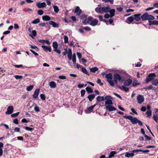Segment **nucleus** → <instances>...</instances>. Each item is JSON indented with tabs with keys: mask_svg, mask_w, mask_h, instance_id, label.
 I'll list each match as a JSON object with an SVG mask.
<instances>
[{
	"mask_svg": "<svg viewBox=\"0 0 158 158\" xmlns=\"http://www.w3.org/2000/svg\"><path fill=\"white\" fill-rule=\"evenodd\" d=\"M123 10V9L122 7H117L116 10L119 12H122Z\"/></svg>",
	"mask_w": 158,
	"mask_h": 158,
	"instance_id": "nucleus-58",
	"label": "nucleus"
},
{
	"mask_svg": "<svg viewBox=\"0 0 158 158\" xmlns=\"http://www.w3.org/2000/svg\"><path fill=\"white\" fill-rule=\"evenodd\" d=\"M134 156V154L133 153H130L129 152H127L125 153V156L127 157H133Z\"/></svg>",
	"mask_w": 158,
	"mask_h": 158,
	"instance_id": "nucleus-25",
	"label": "nucleus"
},
{
	"mask_svg": "<svg viewBox=\"0 0 158 158\" xmlns=\"http://www.w3.org/2000/svg\"><path fill=\"white\" fill-rule=\"evenodd\" d=\"M105 77L107 79V80H109V79L111 80L112 79V73H109L108 74H106V75Z\"/></svg>",
	"mask_w": 158,
	"mask_h": 158,
	"instance_id": "nucleus-27",
	"label": "nucleus"
},
{
	"mask_svg": "<svg viewBox=\"0 0 158 158\" xmlns=\"http://www.w3.org/2000/svg\"><path fill=\"white\" fill-rule=\"evenodd\" d=\"M141 18L142 20H153L155 19V17L152 15H149L147 13H144L141 16Z\"/></svg>",
	"mask_w": 158,
	"mask_h": 158,
	"instance_id": "nucleus-3",
	"label": "nucleus"
},
{
	"mask_svg": "<svg viewBox=\"0 0 158 158\" xmlns=\"http://www.w3.org/2000/svg\"><path fill=\"white\" fill-rule=\"evenodd\" d=\"M98 23V20L97 19H92V20L91 21V23H89V24L91 25L94 26L96 25Z\"/></svg>",
	"mask_w": 158,
	"mask_h": 158,
	"instance_id": "nucleus-13",
	"label": "nucleus"
},
{
	"mask_svg": "<svg viewBox=\"0 0 158 158\" xmlns=\"http://www.w3.org/2000/svg\"><path fill=\"white\" fill-rule=\"evenodd\" d=\"M37 13L39 15H42L43 14L44 11L42 10H38Z\"/></svg>",
	"mask_w": 158,
	"mask_h": 158,
	"instance_id": "nucleus-52",
	"label": "nucleus"
},
{
	"mask_svg": "<svg viewBox=\"0 0 158 158\" xmlns=\"http://www.w3.org/2000/svg\"><path fill=\"white\" fill-rule=\"evenodd\" d=\"M106 109L110 111H115L116 110L115 108L110 105L106 106Z\"/></svg>",
	"mask_w": 158,
	"mask_h": 158,
	"instance_id": "nucleus-16",
	"label": "nucleus"
},
{
	"mask_svg": "<svg viewBox=\"0 0 158 158\" xmlns=\"http://www.w3.org/2000/svg\"><path fill=\"white\" fill-rule=\"evenodd\" d=\"M64 42L65 43H68V38L67 36L65 35L64 36Z\"/></svg>",
	"mask_w": 158,
	"mask_h": 158,
	"instance_id": "nucleus-46",
	"label": "nucleus"
},
{
	"mask_svg": "<svg viewBox=\"0 0 158 158\" xmlns=\"http://www.w3.org/2000/svg\"><path fill=\"white\" fill-rule=\"evenodd\" d=\"M93 17L91 16H89L87 19H86L82 22V23L84 25H86L87 23H89L92 20Z\"/></svg>",
	"mask_w": 158,
	"mask_h": 158,
	"instance_id": "nucleus-8",
	"label": "nucleus"
},
{
	"mask_svg": "<svg viewBox=\"0 0 158 158\" xmlns=\"http://www.w3.org/2000/svg\"><path fill=\"white\" fill-rule=\"evenodd\" d=\"M59 78L62 80L65 79L66 78V77L64 75H60L59 76Z\"/></svg>",
	"mask_w": 158,
	"mask_h": 158,
	"instance_id": "nucleus-53",
	"label": "nucleus"
},
{
	"mask_svg": "<svg viewBox=\"0 0 158 158\" xmlns=\"http://www.w3.org/2000/svg\"><path fill=\"white\" fill-rule=\"evenodd\" d=\"M137 100L138 101V103L139 104H141L144 101V98L143 95L139 94L137 96Z\"/></svg>",
	"mask_w": 158,
	"mask_h": 158,
	"instance_id": "nucleus-7",
	"label": "nucleus"
},
{
	"mask_svg": "<svg viewBox=\"0 0 158 158\" xmlns=\"http://www.w3.org/2000/svg\"><path fill=\"white\" fill-rule=\"evenodd\" d=\"M134 19V17L132 16L129 17L127 19V20L129 22V23L128 22L129 24H130L133 22Z\"/></svg>",
	"mask_w": 158,
	"mask_h": 158,
	"instance_id": "nucleus-29",
	"label": "nucleus"
},
{
	"mask_svg": "<svg viewBox=\"0 0 158 158\" xmlns=\"http://www.w3.org/2000/svg\"><path fill=\"white\" fill-rule=\"evenodd\" d=\"M156 77V75L154 73H150L146 79V82L148 83L150 81L153 80Z\"/></svg>",
	"mask_w": 158,
	"mask_h": 158,
	"instance_id": "nucleus-5",
	"label": "nucleus"
},
{
	"mask_svg": "<svg viewBox=\"0 0 158 158\" xmlns=\"http://www.w3.org/2000/svg\"><path fill=\"white\" fill-rule=\"evenodd\" d=\"M144 137L147 140H150L152 139V138H151V137L148 136V135H145Z\"/></svg>",
	"mask_w": 158,
	"mask_h": 158,
	"instance_id": "nucleus-61",
	"label": "nucleus"
},
{
	"mask_svg": "<svg viewBox=\"0 0 158 158\" xmlns=\"http://www.w3.org/2000/svg\"><path fill=\"white\" fill-rule=\"evenodd\" d=\"M113 79L114 82L116 84H117L118 83V80L120 83H123L124 81L123 77L121 76L119 74L117 73H115L114 75Z\"/></svg>",
	"mask_w": 158,
	"mask_h": 158,
	"instance_id": "nucleus-4",
	"label": "nucleus"
},
{
	"mask_svg": "<svg viewBox=\"0 0 158 158\" xmlns=\"http://www.w3.org/2000/svg\"><path fill=\"white\" fill-rule=\"evenodd\" d=\"M142 150L138 149V150H134L132 151V153H134L135 152H139L142 151Z\"/></svg>",
	"mask_w": 158,
	"mask_h": 158,
	"instance_id": "nucleus-59",
	"label": "nucleus"
},
{
	"mask_svg": "<svg viewBox=\"0 0 158 158\" xmlns=\"http://www.w3.org/2000/svg\"><path fill=\"white\" fill-rule=\"evenodd\" d=\"M139 83H138L136 81H134L132 83V85L133 86H135L138 85H139Z\"/></svg>",
	"mask_w": 158,
	"mask_h": 158,
	"instance_id": "nucleus-57",
	"label": "nucleus"
},
{
	"mask_svg": "<svg viewBox=\"0 0 158 158\" xmlns=\"http://www.w3.org/2000/svg\"><path fill=\"white\" fill-rule=\"evenodd\" d=\"M99 7H97L95 9V11L98 13L102 14L104 12H107L110 10V8L108 7H101V5H98Z\"/></svg>",
	"mask_w": 158,
	"mask_h": 158,
	"instance_id": "nucleus-2",
	"label": "nucleus"
},
{
	"mask_svg": "<svg viewBox=\"0 0 158 158\" xmlns=\"http://www.w3.org/2000/svg\"><path fill=\"white\" fill-rule=\"evenodd\" d=\"M81 71L83 73L85 74L86 75H87L88 76L89 75V73H88L87 70L84 67H82L81 68Z\"/></svg>",
	"mask_w": 158,
	"mask_h": 158,
	"instance_id": "nucleus-32",
	"label": "nucleus"
},
{
	"mask_svg": "<svg viewBox=\"0 0 158 158\" xmlns=\"http://www.w3.org/2000/svg\"><path fill=\"white\" fill-rule=\"evenodd\" d=\"M97 82L98 84H99L101 86H102L103 85V83L101 82V80L99 78L98 79Z\"/></svg>",
	"mask_w": 158,
	"mask_h": 158,
	"instance_id": "nucleus-50",
	"label": "nucleus"
},
{
	"mask_svg": "<svg viewBox=\"0 0 158 158\" xmlns=\"http://www.w3.org/2000/svg\"><path fill=\"white\" fill-rule=\"evenodd\" d=\"M125 85H122V86H118V88L121 90H123L127 92L129 91V88L125 86Z\"/></svg>",
	"mask_w": 158,
	"mask_h": 158,
	"instance_id": "nucleus-21",
	"label": "nucleus"
},
{
	"mask_svg": "<svg viewBox=\"0 0 158 158\" xmlns=\"http://www.w3.org/2000/svg\"><path fill=\"white\" fill-rule=\"evenodd\" d=\"M109 11L110 14L113 15H114V12H115V10L114 9H113L110 10Z\"/></svg>",
	"mask_w": 158,
	"mask_h": 158,
	"instance_id": "nucleus-45",
	"label": "nucleus"
},
{
	"mask_svg": "<svg viewBox=\"0 0 158 158\" xmlns=\"http://www.w3.org/2000/svg\"><path fill=\"white\" fill-rule=\"evenodd\" d=\"M98 70V68L97 67H94L90 69V71L91 72L94 73Z\"/></svg>",
	"mask_w": 158,
	"mask_h": 158,
	"instance_id": "nucleus-36",
	"label": "nucleus"
},
{
	"mask_svg": "<svg viewBox=\"0 0 158 158\" xmlns=\"http://www.w3.org/2000/svg\"><path fill=\"white\" fill-rule=\"evenodd\" d=\"M33 85H30L27 87L26 89L27 91H30L33 89Z\"/></svg>",
	"mask_w": 158,
	"mask_h": 158,
	"instance_id": "nucleus-37",
	"label": "nucleus"
},
{
	"mask_svg": "<svg viewBox=\"0 0 158 158\" xmlns=\"http://www.w3.org/2000/svg\"><path fill=\"white\" fill-rule=\"evenodd\" d=\"M36 5L39 8H41L45 7L46 6V3L45 2L42 3L38 2L36 3Z\"/></svg>",
	"mask_w": 158,
	"mask_h": 158,
	"instance_id": "nucleus-10",
	"label": "nucleus"
},
{
	"mask_svg": "<svg viewBox=\"0 0 158 158\" xmlns=\"http://www.w3.org/2000/svg\"><path fill=\"white\" fill-rule=\"evenodd\" d=\"M53 7L54 11L56 13H57L59 11V9L58 7L56 6H54Z\"/></svg>",
	"mask_w": 158,
	"mask_h": 158,
	"instance_id": "nucleus-34",
	"label": "nucleus"
},
{
	"mask_svg": "<svg viewBox=\"0 0 158 158\" xmlns=\"http://www.w3.org/2000/svg\"><path fill=\"white\" fill-rule=\"evenodd\" d=\"M32 35L34 36L35 37L36 36V31L35 30H33L32 31Z\"/></svg>",
	"mask_w": 158,
	"mask_h": 158,
	"instance_id": "nucleus-64",
	"label": "nucleus"
},
{
	"mask_svg": "<svg viewBox=\"0 0 158 158\" xmlns=\"http://www.w3.org/2000/svg\"><path fill=\"white\" fill-rule=\"evenodd\" d=\"M96 100L98 102L104 101V97L103 96H98L96 98Z\"/></svg>",
	"mask_w": 158,
	"mask_h": 158,
	"instance_id": "nucleus-24",
	"label": "nucleus"
},
{
	"mask_svg": "<svg viewBox=\"0 0 158 158\" xmlns=\"http://www.w3.org/2000/svg\"><path fill=\"white\" fill-rule=\"evenodd\" d=\"M40 90V89H37L35 90L34 94L32 96L33 98L34 99L37 98L39 94Z\"/></svg>",
	"mask_w": 158,
	"mask_h": 158,
	"instance_id": "nucleus-12",
	"label": "nucleus"
},
{
	"mask_svg": "<svg viewBox=\"0 0 158 158\" xmlns=\"http://www.w3.org/2000/svg\"><path fill=\"white\" fill-rule=\"evenodd\" d=\"M15 77L17 80L23 78V76L21 75H16L14 76Z\"/></svg>",
	"mask_w": 158,
	"mask_h": 158,
	"instance_id": "nucleus-47",
	"label": "nucleus"
},
{
	"mask_svg": "<svg viewBox=\"0 0 158 158\" xmlns=\"http://www.w3.org/2000/svg\"><path fill=\"white\" fill-rule=\"evenodd\" d=\"M153 119L156 122L158 121V115L154 114L153 115Z\"/></svg>",
	"mask_w": 158,
	"mask_h": 158,
	"instance_id": "nucleus-35",
	"label": "nucleus"
},
{
	"mask_svg": "<svg viewBox=\"0 0 158 158\" xmlns=\"http://www.w3.org/2000/svg\"><path fill=\"white\" fill-rule=\"evenodd\" d=\"M14 108L12 106H9L7 108V111L6 112V114H10L13 112Z\"/></svg>",
	"mask_w": 158,
	"mask_h": 158,
	"instance_id": "nucleus-9",
	"label": "nucleus"
},
{
	"mask_svg": "<svg viewBox=\"0 0 158 158\" xmlns=\"http://www.w3.org/2000/svg\"><path fill=\"white\" fill-rule=\"evenodd\" d=\"M14 66H15V68H23V66L22 64L20 65H14Z\"/></svg>",
	"mask_w": 158,
	"mask_h": 158,
	"instance_id": "nucleus-56",
	"label": "nucleus"
},
{
	"mask_svg": "<svg viewBox=\"0 0 158 158\" xmlns=\"http://www.w3.org/2000/svg\"><path fill=\"white\" fill-rule=\"evenodd\" d=\"M102 1L105 2H110L111 4H113L114 2V0H102Z\"/></svg>",
	"mask_w": 158,
	"mask_h": 158,
	"instance_id": "nucleus-43",
	"label": "nucleus"
},
{
	"mask_svg": "<svg viewBox=\"0 0 158 158\" xmlns=\"http://www.w3.org/2000/svg\"><path fill=\"white\" fill-rule=\"evenodd\" d=\"M42 19L44 20L49 21L51 19V18L48 15H44L42 16Z\"/></svg>",
	"mask_w": 158,
	"mask_h": 158,
	"instance_id": "nucleus-28",
	"label": "nucleus"
},
{
	"mask_svg": "<svg viewBox=\"0 0 158 158\" xmlns=\"http://www.w3.org/2000/svg\"><path fill=\"white\" fill-rule=\"evenodd\" d=\"M49 85L50 87L52 88H56V83L53 81H51L49 83Z\"/></svg>",
	"mask_w": 158,
	"mask_h": 158,
	"instance_id": "nucleus-26",
	"label": "nucleus"
},
{
	"mask_svg": "<svg viewBox=\"0 0 158 158\" xmlns=\"http://www.w3.org/2000/svg\"><path fill=\"white\" fill-rule=\"evenodd\" d=\"M49 24L52 25L54 27H59V24L56 23L55 22L52 21H50L49 22Z\"/></svg>",
	"mask_w": 158,
	"mask_h": 158,
	"instance_id": "nucleus-17",
	"label": "nucleus"
},
{
	"mask_svg": "<svg viewBox=\"0 0 158 158\" xmlns=\"http://www.w3.org/2000/svg\"><path fill=\"white\" fill-rule=\"evenodd\" d=\"M146 108L144 106H142L141 108V110L143 112H145L146 111Z\"/></svg>",
	"mask_w": 158,
	"mask_h": 158,
	"instance_id": "nucleus-60",
	"label": "nucleus"
},
{
	"mask_svg": "<svg viewBox=\"0 0 158 158\" xmlns=\"http://www.w3.org/2000/svg\"><path fill=\"white\" fill-rule=\"evenodd\" d=\"M107 81L109 82V84L112 87H114V82L111 80H108Z\"/></svg>",
	"mask_w": 158,
	"mask_h": 158,
	"instance_id": "nucleus-44",
	"label": "nucleus"
},
{
	"mask_svg": "<svg viewBox=\"0 0 158 158\" xmlns=\"http://www.w3.org/2000/svg\"><path fill=\"white\" fill-rule=\"evenodd\" d=\"M152 84L153 85L155 86H157L158 85V78H156L152 81Z\"/></svg>",
	"mask_w": 158,
	"mask_h": 158,
	"instance_id": "nucleus-31",
	"label": "nucleus"
},
{
	"mask_svg": "<svg viewBox=\"0 0 158 158\" xmlns=\"http://www.w3.org/2000/svg\"><path fill=\"white\" fill-rule=\"evenodd\" d=\"M149 25H158V21L156 20L151 21L150 20L148 21Z\"/></svg>",
	"mask_w": 158,
	"mask_h": 158,
	"instance_id": "nucleus-22",
	"label": "nucleus"
},
{
	"mask_svg": "<svg viewBox=\"0 0 158 158\" xmlns=\"http://www.w3.org/2000/svg\"><path fill=\"white\" fill-rule=\"evenodd\" d=\"M116 153V152L115 151H112L110 152V155L109 156V158H110L111 157L113 156Z\"/></svg>",
	"mask_w": 158,
	"mask_h": 158,
	"instance_id": "nucleus-40",
	"label": "nucleus"
},
{
	"mask_svg": "<svg viewBox=\"0 0 158 158\" xmlns=\"http://www.w3.org/2000/svg\"><path fill=\"white\" fill-rule=\"evenodd\" d=\"M105 100H111V97L110 96L108 95L106 96L105 98Z\"/></svg>",
	"mask_w": 158,
	"mask_h": 158,
	"instance_id": "nucleus-55",
	"label": "nucleus"
},
{
	"mask_svg": "<svg viewBox=\"0 0 158 158\" xmlns=\"http://www.w3.org/2000/svg\"><path fill=\"white\" fill-rule=\"evenodd\" d=\"M52 46L54 48L53 51L59 54H60L61 53V51L59 49H57L58 44L56 41H54L53 42Z\"/></svg>",
	"mask_w": 158,
	"mask_h": 158,
	"instance_id": "nucleus-6",
	"label": "nucleus"
},
{
	"mask_svg": "<svg viewBox=\"0 0 158 158\" xmlns=\"http://www.w3.org/2000/svg\"><path fill=\"white\" fill-rule=\"evenodd\" d=\"M14 130L15 132H20V129L19 128L16 127L14 129Z\"/></svg>",
	"mask_w": 158,
	"mask_h": 158,
	"instance_id": "nucleus-63",
	"label": "nucleus"
},
{
	"mask_svg": "<svg viewBox=\"0 0 158 158\" xmlns=\"http://www.w3.org/2000/svg\"><path fill=\"white\" fill-rule=\"evenodd\" d=\"M153 86H152V85H149V86H148V87H146L145 88H144V89H148V90H150V89H152V88H153Z\"/></svg>",
	"mask_w": 158,
	"mask_h": 158,
	"instance_id": "nucleus-54",
	"label": "nucleus"
},
{
	"mask_svg": "<svg viewBox=\"0 0 158 158\" xmlns=\"http://www.w3.org/2000/svg\"><path fill=\"white\" fill-rule=\"evenodd\" d=\"M85 91L84 89L81 90V97H83L85 95Z\"/></svg>",
	"mask_w": 158,
	"mask_h": 158,
	"instance_id": "nucleus-51",
	"label": "nucleus"
},
{
	"mask_svg": "<svg viewBox=\"0 0 158 158\" xmlns=\"http://www.w3.org/2000/svg\"><path fill=\"white\" fill-rule=\"evenodd\" d=\"M19 113V112H18L15 113L13 114H11V116L12 118L16 117L18 115Z\"/></svg>",
	"mask_w": 158,
	"mask_h": 158,
	"instance_id": "nucleus-42",
	"label": "nucleus"
},
{
	"mask_svg": "<svg viewBox=\"0 0 158 158\" xmlns=\"http://www.w3.org/2000/svg\"><path fill=\"white\" fill-rule=\"evenodd\" d=\"M96 104H95L93 106H91L89 107L87 109L85 110V111L86 113H91L92 110H93L94 108L96 106Z\"/></svg>",
	"mask_w": 158,
	"mask_h": 158,
	"instance_id": "nucleus-11",
	"label": "nucleus"
},
{
	"mask_svg": "<svg viewBox=\"0 0 158 158\" xmlns=\"http://www.w3.org/2000/svg\"><path fill=\"white\" fill-rule=\"evenodd\" d=\"M40 22V19L39 18H37L33 20L31 23L33 24H36L39 23Z\"/></svg>",
	"mask_w": 158,
	"mask_h": 158,
	"instance_id": "nucleus-38",
	"label": "nucleus"
},
{
	"mask_svg": "<svg viewBox=\"0 0 158 158\" xmlns=\"http://www.w3.org/2000/svg\"><path fill=\"white\" fill-rule=\"evenodd\" d=\"M24 128L26 130L31 131L33 130V129L28 127H24Z\"/></svg>",
	"mask_w": 158,
	"mask_h": 158,
	"instance_id": "nucleus-41",
	"label": "nucleus"
},
{
	"mask_svg": "<svg viewBox=\"0 0 158 158\" xmlns=\"http://www.w3.org/2000/svg\"><path fill=\"white\" fill-rule=\"evenodd\" d=\"M95 95L94 94H90L88 97L87 98L89 99L90 102H91L95 98Z\"/></svg>",
	"mask_w": 158,
	"mask_h": 158,
	"instance_id": "nucleus-23",
	"label": "nucleus"
},
{
	"mask_svg": "<svg viewBox=\"0 0 158 158\" xmlns=\"http://www.w3.org/2000/svg\"><path fill=\"white\" fill-rule=\"evenodd\" d=\"M81 12V10L80 9L79 6H77L76 8L75 12L76 13V15H79Z\"/></svg>",
	"mask_w": 158,
	"mask_h": 158,
	"instance_id": "nucleus-19",
	"label": "nucleus"
},
{
	"mask_svg": "<svg viewBox=\"0 0 158 158\" xmlns=\"http://www.w3.org/2000/svg\"><path fill=\"white\" fill-rule=\"evenodd\" d=\"M146 114H147V116L148 117L150 118L152 114V111H147L146 112Z\"/></svg>",
	"mask_w": 158,
	"mask_h": 158,
	"instance_id": "nucleus-39",
	"label": "nucleus"
},
{
	"mask_svg": "<svg viewBox=\"0 0 158 158\" xmlns=\"http://www.w3.org/2000/svg\"><path fill=\"white\" fill-rule=\"evenodd\" d=\"M132 82V81L131 79H127L124 81V85L125 86H129L131 84Z\"/></svg>",
	"mask_w": 158,
	"mask_h": 158,
	"instance_id": "nucleus-18",
	"label": "nucleus"
},
{
	"mask_svg": "<svg viewBox=\"0 0 158 158\" xmlns=\"http://www.w3.org/2000/svg\"><path fill=\"white\" fill-rule=\"evenodd\" d=\"M82 27L87 31H89L91 30V28L89 27Z\"/></svg>",
	"mask_w": 158,
	"mask_h": 158,
	"instance_id": "nucleus-48",
	"label": "nucleus"
},
{
	"mask_svg": "<svg viewBox=\"0 0 158 158\" xmlns=\"http://www.w3.org/2000/svg\"><path fill=\"white\" fill-rule=\"evenodd\" d=\"M72 51L71 49L69 48L68 53V57L69 60H71L72 59Z\"/></svg>",
	"mask_w": 158,
	"mask_h": 158,
	"instance_id": "nucleus-20",
	"label": "nucleus"
},
{
	"mask_svg": "<svg viewBox=\"0 0 158 158\" xmlns=\"http://www.w3.org/2000/svg\"><path fill=\"white\" fill-rule=\"evenodd\" d=\"M42 47L45 51H48L49 52H51L52 49L50 47H47L46 46L42 45Z\"/></svg>",
	"mask_w": 158,
	"mask_h": 158,
	"instance_id": "nucleus-15",
	"label": "nucleus"
},
{
	"mask_svg": "<svg viewBox=\"0 0 158 158\" xmlns=\"http://www.w3.org/2000/svg\"><path fill=\"white\" fill-rule=\"evenodd\" d=\"M105 103L106 105H110L113 104V102L111 100H106L105 102Z\"/></svg>",
	"mask_w": 158,
	"mask_h": 158,
	"instance_id": "nucleus-33",
	"label": "nucleus"
},
{
	"mask_svg": "<svg viewBox=\"0 0 158 158\" xmlns=\"http://www.w3.org/2000/svg\"><path fill=\"white\" fill-rule=\"evenodd\" d=\"M141 14H135L134 15V19L137 21H140L141 18Z\"/></svg>",
	"mask_w": 158,
	"mask_h": 158,
	"instance_id": "nucleus-14",
	"label": "nucleus"
},
{
	"mask_svg": "<svg viewBox=\"0 0 158 158\" xmlns=\"http://www.w3.org/2000/svg\"><path fill=\"white\" fill-rule=\"evenodd\" d=\"M34 110L35 111L37 112H38L40 111L39 108L38 106H35L34 107Z\"/></svg>",
	"mask_w": 158,
	"mask_h": 158,
	"instance_id": "nucleus-62",
	"label": "nucleus"
},
{
	"mask_svg": "<svg viewBox=\"0 0 158 158\" xmlns=\"http://www.w3.org/2000/svg\"><path fill=\"white\" fill-rule=\"evenodd\" d=\"M40 97L41 99L43 100H44L46 99V97L44 94H41L40 95Z\"/></svg>",
	"mask_w": 158,
	"mask_h": 158,
	"instance_id": "nucleus-49",
	"label": "nucleus"
},
{
	"mask_svg": "<svg viewBox=\"0 0 158 158\" xmlns=\"http://www.w3.org/2000/svg\"><path fill=\"white\" fill-rule=\"evenodd\" d=\"M85 89L88 93H92L93 92V91L92 89V88L89 87H88L86 88Z\"/></svg>",
	"mask_w": 158,
	"mask_h": 158,
	"instance_id": "nucleus-30",
	"label": "nucleus"
},
{
	"mask_svg": "<svg viewBox=\"0 0 158 158\" xmlns=\"http://www.w3.org/2000/svg\"><path fill=\"white\" fill-rule=\"evenodd\" d=\"M123 117L125 118L128 119L130 120L133 124H135L138 123L139 125L141 126H143L142 122L141 121L139 120L136 117H133L131 115H125Z\"/></svg>",
	"mask_w": 158,
	"mask_h": 158,
	"instance_id": "nucleus-1",
	"label": "nucleus"
}]
</instances>
